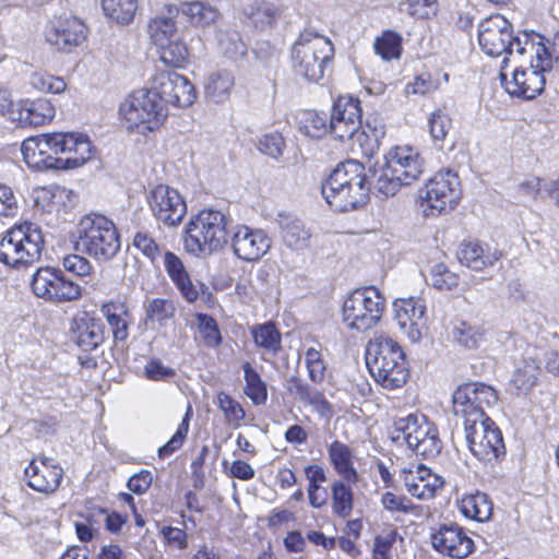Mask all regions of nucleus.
<instances>
[{"label":"nucleus","instance_id":"nucleus-52","mask_svg":"<svg viewBox=\"0 0 559 559\" xmlns=\"http://www.w3.org/2000/svg\"><path fill=\"white\" fill-rule=\"evenodd\" d=\"M217 406L223 412L225 419L234 428L241 426L246 412L241 404L225 392H218Z\"/></svg>","mask_w":559,"mask_h":559},{"label":"nucleus","instance_id":"nucleus-12","mask_svg":"<svg viewBox=\"0 0 559 559\" xmlns=\"http://www.w3.org/2000/svg\"><path fill=\"white\" fill-rule=\"evenodd\" d=\"M464 431L471 453L479 461L493 464L506 455L501 431L490 418L469 425Z\"/></svg>","mask_w":559,"mask_h":559},{"label":"nucleus","instance_id":"nucleus-61","mask_svg":"<svg viewBox=\"0 0 559 559\" xmlns=\"http://www.w3.org/2000/svg\"><path fill=\"white\" fill-rule=\"evenodd\" d=\"M261 153L278 159L283 155L285 141L282 134L274 132L263 135L258 144Z\"/></svg>","mask_w":559,"mask_h":559},{"label":"nucleus","instance_id":"nucleus-55","mask_svg":"<svg viewBox=\"0 0 559 559\" xmlns=\"http://www.w3.org/2000/svg\"><path fill=\"white\" fill-rule=\"evenodd\" d=\"M198 329L207 347H217L223 338L217 322L211 316L199 313L197 316Z\"/></svg>","mask_w":559,"mask_h":559},{"label":"nucleus","instance_id":"nucleus-16","mask_svg":"<svg viewBox=\"0 0 559 559\" xmlns=\"http://www.w3.org/2000/svg\"><path fill=\"white\" fill-rule=\"evenodd\" d=\"M164 106L188 107L197 98L193 84L183 75L175 71H162L157 73L151 85Z\"/></svg>","mask_w":559,"mask_h":559},{"label":"nucleus","instance_id":"nucleus-28","mask_svg":"<svg viewBox=\"0 0 559 559\" xmlns=\"http://www.w3.org/2000/svg\"><path fill=\"white\" fill-rule=\"evenodd\" d=\"M456 257L461 264L474 270L481 271L493 265L500 254L496 251H485L478 240H464L460 243Z\"/></svg>","mask_w":559,"mask_h":559},{"label":"nucleus","instance_id":"nucleus-27","mask_svg":"<svg viewBox=\"0 0 559 559\" xmlns=\"http://www.w3.org/2000/svg\"><path fill=\"white\" fill-rule=\"evenodd\" d=\"M73 332L76 335V344L86 352L97 348L104 341L102 320L86 312L74 320Z\"/></svg>","mask_w":559,"mask_h":559},{"label":"nucleus","instance_id":"nucleus-17","mask_svg":"<svg viewBox=\"0 0 559 559\" xmlns=\"http://www.w3.org/2000/svg\"><path fill=\"white\" fill-rule=\"evenodd\" d=\"M360 102L352 96H340L333 104L329 119L330 134L340 141L355 142L361 127Z\"/></svg>","mask_w":559,"mask_h":559},{"label":"nucleus","instance_id":"nucleus-62","mask_svg":"<svg viewBox=\"0 0 559 559\" xmlns=\"http://www.w3.org/2000/svg\"><path fill=\"white\" fill-rule=\"evenodd\" d=\"M382 507L389 512L409 513L414 506L409 499L402 495L386 491L381 497Z\"/></svg>","mask_w":559,"mask_h":559},{"label":"nucleus","instance_id":"nucleus-54","mask_svg":"<svg viewBox=\"0 0 559 559\" xmlns=\"http://www.w3.org/2000/svg\"><path fill=\"white\" fill-rule=\"evenodd\" d=\"M192 416V407L191 405L188 406L186 415L181 421V424L178 426L177 431L175 435L168 440L166 444L160 447L158 449V456L160 459H165L170 456L175 451L181 448L183 444V441L188 435L189 431V421L190 417Z\"/></svg>","mask_w":559,"mask_h":559},{"label":"nucleus","instance_id":"nucleus-63","mask_svg":"<svg viewBox=\"0 0 559 559\" xmlns=\"http://www.w3.org/2000/svg\"><path fill=\"white\" fill-rule=\"evenodd\" d=\"M395 532H390L384 536H376L372 547V559H393L392 547L395 543Z\"/></svg>","mask_w":559,"mask_h":559},{"label":"nucleus","instance_id":"nucleus-46","mask_svg":"<svg viewBox=\"0 0 559 559\" xmlns=\"http://www.w3.org/2000/svg\"><path fill=\"white\" fill-rule=\"evenodd\" d=\"M451 336L454 342L466 348H476L484 340V330L465 321L453 325Z\"/></svg>","mask_w":559,"mask_h":559},{"label":"nucleus","instance_id":"nucleus-38","mask_svg":"<svg viewBox=\"0 0 559 559\" xmlns=\"http://www.w3.org/2000/svg\"><path fill=\"white\" fill-rule=\"evenodd\" d=\"M467 390V384L460 385L453 393V413L455 416L464 418V428L487 420L489 417L486 415L485 409H480L474 399L464 402V392Z\"/></svg>","mask_w":559,"mask_h":559},{"label":"nucleus","instance_id":"nucleus-33","mask_svg":"<svg viewBox=\"0 0 559 559\" xmlns=\"http://www.w3.org/2000/svg\"><path fill=\"white\" fill-rule=\"evenodd\" d=\"M546 41L545 37L539 34L530 35L524 33L522 41H516V53L520 56L527 51L534 53L533 67L542 72H546L552 67V55Z\"/></svg>","mask_w":559,"mask_h":559},{"label":"nucleus","instance_id":"nucleus-23","mask_svg":"<svg viewBox=\"0 0 559 559\" xmlns=\"http://www.w3.org/2000/svg\"><path fill=\"white\" fill-rule=\"evenodd\" d=\"M543 73L533 67V62H531L528 68H516L512 73L511 80H507V75L503 72H500V79L510 95L532 99L544 90L545 78Z\"/></svg>","mask_w":559,"mask_h":559},{"label":"nucleus","instance_id":"nucleus-37","mask_svg":"<svg viewBox=\"0 0 559 559\" xmlns=\"http://www.w3.org/2000/svg\"><path fill=\"white\" fill-rule=\"evenodd\" d=\"M234 85L235 78L230 71L217 70L205 81V96L215 104H223L229 98Z\"/></svg>","mask_w":559,"mask_h":559},{"label":"nucleus","instance_id":"nucleus-47","mask_svg":"<svg viewBox=\"0 0 559 559\" xmlns=\"http://www.w3.org/2000/svg\"><path fill=\"white\" fill-rule=\"evenodd\" d=\"M176 307L167 298H153L145 304L146 321L165 325L175 316Z\"/></svg>","mask_w":559,"mask_h":559},{"label":"nucleus","instance_id":"nucleus-3","mask_svg":"<svg viewBox=\"0 0 559 559\" xmlns=\"http://www.w3.org/2000/svg\"><path fill=\"white\" fill-rule=\"evenodd\" d=\"M366 364L373 379L383 389H399L406 383L409 376L401 346L386 335H379L368 343Z\"/></svg>","mask_w":559,"mask_h":559},{"label":"nucleus","instance_id":"nucleus-13","mask_svg":"<svg viewBox=\"0 0 559 559\" xmlns=\"http://www.w3.org/2000/svg\"><path fill=\"white\" fill-rule=\"evenodd\" d=\"M31 288L36 297L51 302L73 301L82 295L79 284L67 278L62 271L50 266L39 267L33 274Z\"/></svg>","mask_w":559,"mask_h":559},{"label":"nucleus","instance_id":"nucleus-48","mask_svg":"<svg viewBox=\"0 0 559 559\" xmlns=\"http://www.w3.org/2000/svg\"><path fill=\"white\" fill-rule=\"evenodd\" d=\"M217 40L221 50L230 59H237L247 52L246 44L235 29L221 28L217 32Z\"/></svg>","mask_w":559,"mask_h":559},{"label":"nucleus","instance_id":"nucleus-1","mask_svg":"<svg viewBox=\"0 0 559 559\" xmlns=\"http://www.w3.org/2000/svg\"><path fill=\"white\" fill-rule=\"evenodd\" d=\"M21 152L31 168L73 169L91 158L92 144L82 133L56 132L27 138Z\"/></svg>","mask_w":559,"mask_h":559},{"label":"nucleus","instance_id":"nucleus-15","mask_svg":"<svg viewBox=\"0 0 559 559\" xmlns=\"http://www.w3.org/2000/svg\"><path fill=\"white\" fill-rule=\"evenodd\" d=\"M150 210L159 223L165 226L179 225L187 214V204L178 190L167 186L158 185L147 194Z\"/></svg>","mask_w":559,"mask_h":559},{"label":"nucleus","instance_id":"nucleus-21","mask_svg":"<svg viewBox=\"0 0 559 559\" xmlns=\"http://www.w3.org/2000/svg\"><path fill=\"white\" fill-rule=\"evenodd\" d=\"M433 548L442 555L462 559L472 554L474 543L471 537L457 524H442L431 535Z\"/></svg>","mask_w":559,"mask_h":559},{"label":"nucleus","instance_id":"nucleus-51","mask_svg":"<svg viewBox=\"0 0 559 559\" xmlns=\"http://www.w3.org/2000/svg\"><path fill=\"white\" fill-rule=\"evenodd\" d=\"M466 384L467 390L464 392L465 403L469 401V399H474V402H477L480 409L497 404L498 393L492 386L483 382H471Z\"/></svg>","mask_w":559,"mask_h":559},{"label":"nucleus","instance_id":"nucleus-25","mask_svg":"<svg viewBox=\"0 0 559 559\" xmlns=\"http://www.w3.org/2000/svg\"><path fill=\"white\" fill-rule=\"evenodd\" d=\"M55 115L53 105L46 98L19 103L11 110V119L22 128L43 126L50 121Z\"/></svg>","mask_w":559,"mask_h":559},{"label":"nucleus","instance_id":"nucleus-9","mask_svg":"<svg viewBox=\"0 0 559 559\" xmlns=\"http://www.w3.org/2000/svg\"><path fill=\"white\" fill-rule=\"evenodd\" d=\"M44 249L40 228L33 223H24L8 230L0 240V262L20 267L38 261Z\"/></svg>","mask_w":559,"mask_h":559},{"label":"nucleus","instance_id":"nucleus-35","mask_svg":"<svg viewBox=\"0 0 559 559\" xmlns=\"http://www.w3.org/2000/svg\"><path fill=\"white\" fill-rule=\"evenodd\" d=\"M178 9L179 13H182L188 22L197 27L210 26L221 17L218 9L204 1L181 2Z\"/></svg>","mask_w":559,"mask_h":559},{"label":"nucleus","instance_id":"nucleus-7","mask_svg":"<svg viewBox=\"0 0 559 559\" xmlns=\"http://www.w3.org/2000/svg\"><path fill=\"white\" fill-rule=\"evenodd\" d=\"M227 217L219 211L203 210L187 224L185 248L197 255H209L227 243Z\"/></svg>","mask_w":559,"mask_h":559},{"label":"nucleus","instance_id":"nucleus-6","mask_svg":"<svg viewBox=\"0 0 559 559\" xmlns=\"http://www.w3.org/2000/svg\"><path fill=\"white\" fill-rule=\"evenodd\" d=\"M119 115L128 131L146 135L163 126L168 117V108L152 87L140 88L120 104Z\"/></svg>","mask_w":559,"mask_h":559},{"label":"nucleus","instance_id":"nucleus-22","mask_svg":"<svg viewBox=\"0 0 559 559\" xmlns=\"http://www.w3.org/2000/svg\"><path fill=\"white\" fill-rule=\"evenodd\" d=\"M85 37V25L74 16H60L51 22L46 32L48 43L58 50L66 52L81 45Z\"/></svg>","mask_w":559,"mask_h":559},{"label":"nucleus","instance_id":"nucleus-29","mask_svg":"<svg viewBox=\"0 0 559 559\" xmlns=\"http://www.w3.org/2000/svg\"><path fill=\"white\" fill-rule=\"evenodd\" d=\"M277 223L282 240L288 248L301 251L309 246L311 234L301 219L292 215H278Z\"/></svg>","mask_w":559,"mask_h":559},{"label":"nucleus","instance_id":"nucleus-49","mask_svg":"<svg viewBox=\"0 0 559 559\" xmlns=\"http://www.w3.org/2000/svg\"><path fill=\"white\" fill-rule=\"evenodd\" d=\"M397 9L408 16L425 20L438 12V0H397Z\"/></svg>","mask_w":559,"mask_h":559},{"label":"nucleus","instance_id":"nucleus-44","mask_svg":"<svg viewBox=\"0 0 559 559\" xmlns=\"http://www.w3.org/2000/svg\"><path fill=\"white\" fill-rule=\"evenodd\" d=\"M299 130L309 138H322L330 132L326 115L316 110L304 111L299 120Z\"/></svg>","mask_w":559,"mask_h":559},{"label":"nucleus","instance_id":"nucleus-11","mask_svg":"<svg viewBox=\"0 0 559 559\" xmlns=\"http://www.w3.org/2000/svg\"><path fill=\"white\" fill-rule=\"evenodd\" d=\"M419 198L427 216L439 215L454 209L461 198L460 180L451 170L439 171L419 190Z\"/></svg>","mask_w":559,"mask_h":559},{"label":"nucleus","instance_id":"nucleus-10","mask_svg":"<svg viewBox=\"0 0 559 559\" xmlns=\"http://www.w3.org/2000/svg\"><path fill=\"white\" fill-rule=\"evenodd\" d=\"M385 309V298L373 286L354 290L343 304V322L353 331L367 332L374 328Z\"/></svg>","mask_w":559,"mask_h":559},{"label":"nucleus","instance_id":"nucleus-42","mask_svg":"<svg viewBox=\"0 0 559 559\" xmlns=\"http://www.w3.org/2000/svg\"><path fill=\"white\" fill-rule=\"evenodd\" d=\"M105 14L118 24L130 23L138 9L136 0H102Z\"/></svg>","mask_w":559,"mask_h":559},{"label":"nucleus","instance_id":"nucleus-40","mask_svg":"<svg viewBox=\"0 0 559 559\" xmlns=\"http://www.w3.org/2000/svg\"><path fill=\"white\" fill-rule=\"evenodd\" d=\"M100 311L111 328L115 340L120 342L127 340L128 322L126 317L128 311L124 304L110 301L104 304Z\"/></svg>","mask_w":559,"mask_h":559},{"label":"nucleus","instance_id":"nucleus-8","mask_svg":"<svg viewBox=\"0 0 559 559\" xmlns=\"http://www.w3.org/2000/svg\"><path fill=\"white\" fill-rule=\"evenodd\" d=\"M392 439L405 442L416 455L427 460L436 457L442 449L438 428L421 414L396 418Z\"/></svg>","mask_w":559,"mask_h":559},{"label":"nucleus","instance_id":"nucleus-26","mask_svg":"<svg viewBox=\"0 0 559 559\" xmlns=\"http://www.w3.org/2000/svg\"><path fill=\"white\" fill-rule=\"evenodd\" d=\"M404 484L408 493L419 500L433 498L438 490L443 487V479L424 465L416 471L405 475Z\"/></svg>","mask_w":559,"mask_h":559},{"label":"nucleus","instance_id":"nucleus-24","mask_svg":"<svg viewBox=\"0 0 559 559\" xmlns=\"http://www.w3.org/2000/svg\"><path fill=\"white\" fill-rule=\"evenodd\" d=\"M386 164L406 185L416 181L424 171V159L411 146H396L385 155Z\"/></svg>","mask_w":559,"mask_h":559},{"label":"nucleus","instance_id":"nucleus-34","mask_svg":"<svg viewBox=\"0 0 559 559\" xmlns=\"http://www.w3.org/2000/svg\"><path fill=\"white\" fill-rule=\"evenodd\" d=\"M329 459L335 472L347 484H356L358 481V473L354 467V455L352 449L338 441H333L328 449Z\"/></svg>","mask_w":559,"mask_h":559},{"label":"nucleus","instance_id":"nucleus-4","mask_svg":"<svg viewBox=\"0 0 559 559\" xmlns=\"http://www.w3.org/2000/svg\"><path fill=\"white\" fill-rule=\"evenodd\" d=\"M334 58L330 38L311 29H304L292 49L293 68L297 75L309 82H319Z\"/></svg>","mask_w":559,"mask_h":559},{"label":"nucleus","instance_id":"nucleus-53","mask_svg":"<svg viewBox=\"0 0 559 559\" xmlns=\"http://www.w3.org/2000/svg\"><path fill=\"white\" fill-rule=\"evenodd\" d=\"M160 60L174 68H181L188 59V48L181 40H170L166 45L159 46Z\"/></svg>","mask_w":559,"mask_h":559},{"label":"nucleus","instance_id":"nucleus-18","mask_svg":"<svg viewBox=\"0 0 559 559\" xmlns=\"http://www.w3.org/2000/svg\"><path fill=\"white\" fill-rule=\"evenodd\" d=\"M271 248V239L263 229H254L246 225L236 227L231 236V249L235 255L243 261L260 260Z\"/></svg>","mask_w":559,"mask_h":559},{"label":"nucleus","instance_id":"nucleus-5","mask_svg":"<svg viewBox=\"0 0 559 559\" xmlns=\"http://www.w3.org/2000/svg\"><path fill=\"white\" fill-rule=\"evenodd\" d=\"M74 246L76 251L105 262L119 252L120 237L110 219L100 214H88L76 226Z\"/></svg>","mask_w":559,"mask_h":559},{"label":"nucleus","instance_id":"nucleus-43","mask_svg":"<svg viewBox=\"0 0 559 559\" xmlns=\"http://www.w3.org/2000/svg\"><path fill=\"white\" fill-rule=\"evenodd\" d=\"M373 48L383 60L399 59L402 53V36L395 31L386 29L376 38Z\"/></svg>","mask_w":559,"mask_h":559},{"label":"nucleus","instance_id":"nucleus-41","mask_svg":"<svg viewBox=\"0 0 559 559\" xmlns=\"http://www.w3.org/2000/svg\"><path fill=\"white\" fill-rule=\"evenodd\" d=\"M245 378V394L251 400L254 405H263L267 400L266 383L262 380L260 374L246 361L242 365Z\"/></svg>","mask_w":559,"mask_h":559},{"label":"nucleus","instance_id":"nucleus-36","mask_svg":"<svg viewBox=\"0 0 559 559\" xmlns=\"http://www.w3.org/2000/svg\"><path fill=\"white\" fill-rule=\"evenodd\" d=\"M462 514L477 522H486L492 514V502L487 493L475 491L466 493L459 502Z\"/></svg>","mask_w":559,"mask_h":559},{"label":"nucleus","instance_id":"nucleus-14","mask_svg":"<svg viewBox=\"0 0 559 559\" xmlns=\"http://www.w3.org/2000/svg\"><path fill=\"white\" fill-rule=\"evenodd\" d=\"M523 36H514L512 24L502 15L496 14L484 20L478 29V43L481 50L491 57L516 52V41Z\"/></svg>","mask_w":559,"mask_h":559},{"label":"nucleus","instance_id":"nucleus-45","mask_svg":"<svg viewBox=\"0 0 559 559\" xmlns=\"http://www.w3.org/2000/svg\"><path fill=\"white\" fill-rule=\"evenodd\" d=\"M332 508L338 516L348 518L353 510L354 495L349 485L344 480H336L332 484Z\"/></svg>","mask_w":559,"mask_h":559},{"label":"nucleus","instance_id":"nucleus-2","mask_svg":"<svg viewBox=\"0 0 559 559\" xmlns=\"http://www.w3.org/2000/svg\"><path fill=\"white\" fill-rule=\"evenodd\" d=\"M321 192L328 204L338 212H348L366 204L370 182L365 166L355 159L340 163L322 183Z\"/></svg>","mask_w":559,"mask_h":559},{"label":"nucleus","instance_id":"nucleus-19","mask_svg":"<svg viewBox=\"0 0 559 559\" xmlns=\"http://www.w3.org/2000/svg\"><path fill=\"white\" fill-rule=\"evenodd\" d=\"M27 485L35 491L53 493L63 478L62 467L51 457L39 456L24 471Z\"/></svg>","mask_w":559,"mask_h":559},{"label":"nucleus","instance_id":"nucleus-30","mask_svg":"<svg viewBox=\"0 0 559 559\" xmlns=\"http://www.w3.org/2000/svg\"><path fill=\"white\" fill-rule=\"evenodd\" d=\"M179 14L178 5H165V14L157 15L150 20L147 29L152 41L163 46L173 40L177 33L175 17Z\"/></svg>","mask_w":559,"mask_h":559},{"label":"nucleus","instance_id":"nucleus-60","mask_svg":"<svg viewBox=\"0 0 559 559\" xmlns=\"http://www.w3.org/2000/svg\"><path fill=\"white\" fill-rule=\"evenodd\" d=\"M31 85L45 93L59 94L63 92L67 84L62 78L53 76L46 72H35L29 80Z\"/></svg>","mask_w":559,"mask_h":559},{"label":"nucleus","instance_id":"nucleus-57","mask_svg":"<svg viewBox=\"0 0 559 559\" xmlns=\"http://www.w3.org/2000/svg\"><path fill=\"white\" fill-rule=\"evenodd\" d=\"M402 186H407L401 177L392 173V169L385 163L384 167L374 182V189L384 197L394 195Z\"/></svg>","mask_w":559,"mask_h":559},{"label":"nucleus","instance_id":"nucleus-64","mask_svg":"<svg viewBox=\"0 0 559 559\" xmlns=\"http://www.w3.org/2000/svg\"><path fill=\"white\" fill-rule=\"evenodd\" d=\"M62 265L66 271L76 275L86 276L92 272L91 262L80 254H68L62 259Z\"/></svg>","mask_w":559,"mask_h":559},{"label":"nucleus","instance_id":"nucleus-32","mask_svg":"<svg viewBox=\"0 0 559 559\" xmlns=\"http://www.w3.org/2000/svg\"><path fill=\"white\" fill-rule=\"evenodd\" d=\"M164 267L185 299L189 302L195 301L199 293L191 283L181 259L175 253L167 251L164 255Z\"/></svg>","mask_w":559,"mask_h":559},{"label":"nucleus","instance_id":"nucleus-58","mask_svg":"<svg viewBox=\"0 0 559 559\" xmlns=\"http://www.w3.org/2000/svg\"><path fill=\"white\" fill-rule=\"evenodd\" d=\"M305 362L309 379L316 384L322 383L325 379L326 364L321 352L313 347L308 348L305 353Z\"/></svg>","mask_w":559,"mask_h":559},{"label":"nucleus","instance_id":"nucleus-50","mask_svg":"<svg viewBox=\"0 0 559 559\" xmlns=\"http://www.w3.org/2000/svg\"><path fill=\"white\" fill-rule=\"evenodd\" d=\"M243 13L260 28L272 26L280 16V10L274 4L267 2H261L255 7H246Z\"/></svg>","mask_w":559,"mask_h":559},{"label":"nucleus","instance_id":"nucleus-39","mask_svg":"<svg viewBox=\"0 0 559 559\" xmlns=\"http://www.w3.org/2000/svg\"><path fill=\"white\" fill-rule=\"evenodd\" d=\"M251 335L255 346L264 353L276 355L282 348V335L272 322L252 326Z\"/></svg>","mask_w":559,"mask_h":559},{"label":"nucleus","instance_id":"nucleus-31","mask_svg":"<svg viewBox=\"0 0 559 559\" xmlns=\"http://www.w3.org/2000/svg\"><path fill=\"white\" fill-rule=\"evenodd\" d=\"M385 135V124L378 114H370L365 120L361 119V127L357 132L355 142L358 143L366 155H372L380 146Z\"/></svg>","mask_w":559,"mask_h":559},{"label":"nucleus","instance_id":"nucleus-56","mask_svg":"<svg viewBox=\"0 0 559 559\" xmlns=\"http://www.w3.org/2000/svg\"><path fill=\"white\" fill-rule=\"evenodd\" d=\"M429 281L439 290H451L459 285L457 274L451 272L443 263L431 266Z\"/></svg>","mask_w":559,"mask_h":559},{"label":"nucleus","instance_id":"nucleus-20","mask_svg":"<svg viewBox=\"0 0 559 559\" xmlns=\"http://www.w3.org/2000/svg\"><path fill=\"white\" fill-rule=\"evenodd\" d=\"M399 326L412 342H418L427 329L426 306L423 300L411 298L394 301Z\"/></svg>","mask_w":559,"mask_h":559},{"label":"nucleus","instance_id":"nucleus-59","mask_svg":"<svg viewBox=\"0 0 559 559\" xmlns=\"http://www.w3.org/2000/svg\"><path fill=\"white\" fill-rule=\"evenodd\" d=\"M428 126L432 140L443 142L452 128V119L445 110L437 109L430 115Z\"/></svg>","mask_w":559,"mask_h":559}]
</instances>
